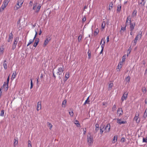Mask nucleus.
Wrapping results in <instances>:
<instances>
[{
  "mask_svg": "<svg viewBox=\"0 0 147 147\" xmlns=\"http://www.w3.org/2000/svg\"><path fill=\"white\" fill-rule=\"evenodd\" d=\"M143 142H147V139L144 138L143 139Z\"/></svg>",
  "mask_w": 147,
  "mask_h": 147,
  "instance_id": "nucleus-54",
  "label": "nucleus"
},
{
  "mask_svg": "<svg viewBox=\"0 0 147 147\" xmlns=\"http://www.w3.org/2000/svg\"><path fill=\"white\" fill-rule=\"evenodd\" d=\"M131 18L130 16H128L127 18L126 24L127 22L128 21H129V23H131Z\"/></svg>",
  "mask_w": 147,
  "mask_h": 147,
  "instance_id": "nucleus-19",
  "label": "nucleus"
},
{
  "mask_svg": "<svg viewBox=\"0 0 147 147\" xmlns=\"http://www.w3.org/2000/svg\"><path fill=\"white\" fill-rule=\"evenodd\" d=\"M121 4L117 6V11L118 12L120 11H121Z\"/></svg>",
  "mask_w": 147,
  "mask_h": 147,
  "instance_id": "nucleus-25",
  "label": "nucleus"
},
{
  "mask_svg": "<svg viewBox=\"0 0 147 147\" xmlns=\"http://www.w3.org/2000/svg\"><path fill=\"white\" fill-rule=\"evenodd\" d=\"M130 31H133L135 27V23H130Z\"/></svg>",
  "mask_w": 147,
  "mask_h": 147,
  "instance_id": "nucleus-12",
  "label": "nucleus"
},
{
  "mask_svg": "<svg viewBox=\"0 0 147 147\" xmlns=\"http://www.w3.org/2000/svg\"><path fill=\"white\" fill-rule=\"evenodd\" d=\"M103 132V131L102 130V129L100 128V133L101 134H102Z\"/></svg>",
  "mask_w": 147,
  "mask_h": 147,
  "instance_id": "nucleus-61",
  "label": "nucleus"
},
{
  "mask_svg": "<svg viewBox=\"0 0 147 147\" xmlns=\"http://www.w3.org/2000/svg\"><path fill=\"white\" fill-rule=\"evenodd\" d=\"M21 7L20 6H18L17 5H16L14 7V9L15 10H17L18 9H19Z\"/></svg>",
  "mask_w": 147,
  "mask_h": 147,
  "instance_id": "nucleus-37",
  "label": "nucleus"
},
{
  "mask_svg": "<svg viewBox=\"0 0 147 147\" xmlns=\"http://www.w3.org/2000/svg\"><path fill=\"white\" fill-rule=\"evenodd\" d=\"M105 26V21H103L101 27L102 28H104Z\"/></svg>",
  "mask_w": 147,
  "mask_h": 147,
  "instance_id": "nucleus-36",
  "label": "nucleus"
},
{
  "mask_svg": "<svg viewBox=\"0 0 147 147\" xmlns=\"http://www.w3.org/2000/svg\"><path fill=\"white\" fill-rule=\"evenodd\" d=\"M4 48L2 47L0 48V52L2 53H3V52Z\"/></svg>",
  "mask_w": 147,
  "mask_h": 147,
  "instance_id": "nucleus-47",
  "label": "nucleus"
},
{
  "mask_svg": "<svg viewBox=\"0 0 147 147\" xmlns=\"http://www.w3.org/2000/svg\"><path fill=\"white\" fill-rule=\"evenodd\" d=\"M113 6V2H111V3H110L109 4V6L111 7V8H112Z\"/></svg>",
  "mask_w": 147,
  "mask_h": 147,
  "instance_id": "nucleus-49",
  "label": "nucleus"
},
{
  "mask_svg": "<svg viewBox=\"0 0 147 147\" xmlns=\"http://www.w3.org/2000/svg\"><path fill=\"white\" fill-rule=\"evenodd\" d=\"M117 123L119 125H121L122 124H125L127 123L126 121H121V119L119 118L117 119Z\"/></svg>",
  "mask_w": 147,
  "mask_h": 147,
  "instance_id": "nucleus-10",
  "label": "nucleus"
},
{
  "mask_svg": "<svg viewBox=\"0 0 147 147\" xmlns=\"http://www.w3.org/2000/svg\"><path fill=\"white\" fill-rule=\"evenodd\" d=\"M10 0H4L3 1L4 2H6V3L8 4Z\"/></svg>",
  "mask_w": 147,
  "mask_h": 147,
  "instance_id": "nucleus-50",
  "label": "nucleus"
},
{
  "mask_svg": "<svg viewBox=\"0 0 147 147\" xmlns=\"http://www.w3.org/2000/svg\"><path fill=\"white\" fill-rule=\"evenodd\" d=\"M147 117V113H145V111L144 115H143V117L144 118H146Z\"/></svg>",
  "mask_w": 147,
  "mask_h": 147,
  "instance_id": "nucleus-41",
  "label": "nucleus"
},
{
  "mask_svg": "<svg viewBox=\"0 0 147 147\" xmlns=\"http://www.w3.org/2000/svg\"><path fill=\"white\" fill-rule=\"evenodd\" d=\"M101 48H102L101 50V51H100V54H101L102 53V52H103V51L104 48H103V46L102 47V46Z\"/></svg>",
  "mask_w": 147,
  "mask_h": 147,
  "instance_id": "nucleus-55",
  "label": "nucleus"
},
{
  "mask_svg": "<svg viewBox=\"0 0 147 147\" xmlns=\"http://www.w3.org/2000/svg\"><path fill=\"white\" fill-rule=\"evenodd\" d=\"M89 97H88L87 98V99L85 100V102H84V103L83 105H85L87 103V101L88 100V99H89Z\"/></svg>",
  "mask_w": 147,
  "mask_h": 147,
  "instance_id": "nucleus-48",
  "label": "nucleus"
},
{
  "mask_svg": "<svg viewBox=\"0 0 147 147\" xmlns=\"http://www.w3.org/2000/svg\"><path fill=\"white\" fill-rule=\"evenodd\" d=\"M31 82H30V86H33V84L32 82V79H30Z\"/></svg>",
  "mask_w": 147,
  "mask_h": 147,
  "instance_id": "nucleus-60",
  "label": "nucleus"
},
{
  "mask_svg": "<svg viewBox=\"0 0 147 147\" xmlns=\"http://www.w3.org/2000/svg\"><path fill=\"white\" fill-rule=\"evenodd\" d=\"M8 4L6 3V2H3V3L2 5L1 8L0 9V11L3 10L6 7Z\"/></svg>",
  "mask_w": 147,
  "mask_h": 147,
  "instance_id": "nucleus-11",
  "label": "nucleus"
},
{
  "mask_svg": "<svg viewBox=\"0 0 147 147\" xmlns=\"http://www.w3.org/2000/svg\"><path fill=\"white\" fill-rule=\"evenodd\" d=\"M107 42H108L109 41V36H108L107 37Z\"/></svg>",
  "mask_w": 147,
  "mask_h": 147,
  "instance_id": "nucleus-64",
  "label": "nucleus"
},
{
  "mask_svg": "<svg viewBox=\"0 0 147 147\" xmlns=\"http://www.w3.org/2000/svg\"><path fill=\"white\" fill-rule=\"evenodd\" d=\"M64 71V68H63V66L62 65V67H58L57 74V75H61Z\"/></svg>",
  "mask_w": 147,
  "mask_h": 147,
  "instance_id": "nucleus-5",
  "label": "nucleus"
},
{
  "mask_svg": "<svg viewBox=\"0 0 147 147\" xmlns=\"http://www.w3.org/2000/svg\"><path fill=\"white\" fill-rule=\"evenodd\" d=\"M3 89V87H1L0 89V91L1 92L0 93V96H1V95L2 94V92H1L2 89Z\"/></svg>",
  "mask_w": 147,
  "mask_h": 147,
  "instance_id": "nucleus-59",
  "label": "nucleus"
},
{
  "mask_svg": "<svg viewBox=\"0 0 147 147\" xmlns=\"http://www.w3.org/2000/svg\"><path fill=\"white\" fill-rule=\"evenodd\" d=\"M75 124L76 125V126L78 127H80V124L78 121L76 120L74 122Z\"/></svg>",
  "mask_w": 147,
  "mask_h": 147,
  "instance_id": "nucleus-20",
  "label": "nucleus"
},
{
  "mask_svg": "<svg viewBox=\"0 0 147 147\" xmlns=\"http://www.w3.org/2000/svg\"><path fill=\"white\" fill-rule=\"evenodd\" d=\"M14 144H18V140L15 139L14 140Z\"/></svg>",
  "mask_w": 147,
  "mask_h": 147,
  "instance_id": "nucleus-46",
  "label": "nucleus"
},
{
  "mask_svg": "<svg viewBox=\"0 0 147 147\" xmlns=\"http://www.w3.org/2000/svg\"><path fill=\"white\" fill-rule=\"evenodd\" d=\"M69 114L71 117H73L74 115V113L73 111L69 112Z\"/></svg>",
  "mask_w": 147,
  "mask_h": 147,
  "instance_id": "nucleus-43",
  "label": "nucleus"
},
{
  "mask_svg": "<svg viewBox=\"0 0 147 147\" xmlns=\"http://www.w3.org/2000/svg\"><path fill=\"white\" fill-rule=\"evenodd\" d=\"M37 4V3H35L33 5V10H35V12L36 13H38L39 11L40 10V9L41 8V5H39L37 7V8L36 9V7Z\"/></svg>",
  "mask_w": 147,
  "mask_h": 147,
  "instance_id": "nucleus-3",
  "label": "nucleus"
},
{
  "mask_svg": "<svg viewBox=\"0 0 147 147\" xmlns=\"http://www.w3.org/2000/svg\"><path fill=\"white\" fill-rule=\"evenodd\" d=\"M28 147H32L31 142L30 140L28 141Z\"/></svg>",
  "mask_w": 147,
  "mask_h": 147,
  "instance_id": "nucleus-39",
  "label": "nucleus"
},
{
  "mask_svg": "<svg viewBox=\"0 0 147 147\" xmlns=\"http://www.w3.org/2000/svg\"><path fill=\"white\" fill-rule=\"evenodd\" d=\"M139 113L136 114L134 118V120L136 121L137 123H139L140 121V119L139 117Z\"/></svg>",
  "mask_w": 147,
  "mask_h": 147,
  "instance_id": "nucleus-7",
  "label": "nucleus"
},
{
  "mask_svg": "<svg viewBox=\"0 0 147 147\" xmlns=\"http://www.w3.org/2000/svg\"><path fill=\"white\" fill-rule=\"evenodd\" d=\"M127 26V25H126L125 26L123 27H121V30H123V31H124L126 30V28Z\"/></svg>",
  "mask_w": 147,
  "mask_h": 147,
  "instance_id": "nucleus-44",
  "label": "nucleus"
},
{
  "mask_svg": "<svg viewBox=\"0 0 147 147\" xmlns=\"http://www.w3.org/2000/svg\"><path fill=\"white\" fill-rule=\"evenodd\" d=\"M35 36L33 38V39L32 40H33V41H34V40L35 39H36V35L37 34V32L36 30H35Z\"/></svg>",
  "mask_w": 147,
  "mask_h": 147,
  "instance_id": "nucleus-42",
  "label": "nucleus"
},
{
  "mask_svg": "<svg viewBox=\"0 0 147 147\" xmlns=\"http://www.w3.org/2000/svg\"><path fill=\"white\" fill-rule=\"evenodd\" d=\"M82 38V36L81 35H79L78 38V41L79 42H80Z\"/></svg>",
  "mask_w": 147,
  "mask_h": 147,
  "instance_id": "nucleus-40",
  "label": "nucleus"
},
{
  "mask_svg": "<svg viewBox=\"0 0 147 147\" xmlns=\"http://www.w3.org/2000/svg\"><path fill=\"white\" fill-rule=\"evenodd\" d=\"M19 40V38L17 37L15 38L13 44L12 49L14 50L16 47L17 45Z\"/></svg>",
  "mask_w": 147,
  "mask_h": 147,
  "instance_id": "nucleus-4",
  "label": "nucleus"
},
{
  "mask_svg": "<svg viewBox=\"0 0 147 147\" xmlns=\"http://www.w3.org/2000/svg\"><path fill=\"white\" fill-rule=\"evenodd\" d=\"M4 111L3 110H2L1 112L0 115L1 116L3 117L4 116Z\"/></svg>",
  "mask_w": 147,
  "mask_h": 147,
  "instance_id": "nucleus-35",
  "label": "nucleus"
},
{
  "mask_svg": "<svg viewBox=\"0 0 147 147\" xmlns=\"http://www.w3.org/2000/svg\"><path fill=\"white\" fill-rule=\"evenodd\" d=\"M2 87H3V88H4L5 90L6 91L8 89V84L6 83V85L5 86H2Z\"/></svg>",
  "mask_w": 147,
  "mask_h": 147,
  "instance_id": "nucleus-29",
  "label": "nucleus"
},
{
  "mask_svg": "<svg viewBox=\"0 0 147 147\" xmlns=\"http://www.w3.org/2000/svg\"><path fill=\"white\" fill-rule=\"evenodd\" d=\"M51 39V35H49L46 37V38L44 42V45L45 46L47 45L49 43V42Z\"/></svg>",
  "mask_w": 147,
  "mask_h": 147,
  "instance_id": "nucleus-6",
  "label": "nucleus"
},
{
  "mask_svg": "<svg viewBox=\"0 0 147 147\" xmlns=\"http://www.w3.org/2000/svg\"><path fill=\"white\" fill-rule=\"evenodd\" d=\"M13 39V35L12 33V32H11L10 34H9V38L7 40L8 42H11Z\"/></svg>",
  "mask_w": 147,
  "mask_h": 147,
  "instance_id": "nucleus-9",
  "label": "nucleus"
},
{
  "mask_svg": "<svg viewBox=\"0 0 147 147\" xmlns=\"http://www.w3.org/2000/svg\"><path fill=\"white\" fill-rule=\"evenodd\" d=\"M95 127V130L96 132H97L99 130V126L98 124L96 123V124Z\"/></svg>",
  "mask_w": 147,
  "mask_h": 147,
  "instance_id": "nucleus-24",
  "label": "nucleus"
},
{
  "mask_svg": "<svg viewBox=\"0 0 147 147\" xmlns=\"http://www.w3.org/2000/svg\"><path fill=\"white\" fill-rule=\"evenodd\" d=\"M83 134H84V135L86 134V128H83Z\"/></svg>",
  "mask_w": 147,
  "mask_h": 147,
  "instance_id": "nucleus-53",
  "label": "nucleus"
},
{
  "mask_svg": "<svg viewBox=\"0 0 147 147\" xmlns=\"http://www.w3.org/2000/svg\"><path fill=\"white\" fill-rule=\"evenodd\" d=\"M16 71H14L13 73V74L12 76L11 77V79L12 80L14 79L16 77Z\"/></svg>",
  "mask_w": 147,
  "mask_h": 147,
  "instance_id": "nucleus-22",
  "label": "nucleus"
},
{
  "mask_svg": "<svg viewBox=\"0 0 147 147\" xmlns=\"http://www.w3.org/2000/svg\"><path fill=\"white\" fill-rule=\"evenodd\" d=\"M116 109V105H114L113 106L112 108V111H114Z\"/></svg>",
  "mask_w": 147,
  "mask_h": 147,
  "instance_id": "nucleus-38",
  "label": "nucleus"
},
{
  "mask_svg": "<svg viewBox=\"0 0 147 147\" xmlns=\"http://www.w3.org/2000/svg\"><path fill=\"white\" fill-rule=\"evenodd\" d=\"M39 39L38 38H36L34 42V43L33 46L36 47L38 45L39 42Z\"/></svg>",
  "mask_w": 147,
  "mask_h": 147,
  "instance_id": "nucleus-14",
  "label": "nucleus"
},
{
  "mask_svg": "<svg viewBox=\"0 0 147 147\" xmlns=\"http://www.w3.org/2000/svg\"><path fill=\"white\" fill-rule=\"evenodd\" d=\"M69 72H67L66 74L65 77V80L64 81H66L69 78Z\"/></svg>",
  "mask_w": 147,
  "mask_h": 147,
  "instance_id": "nucleus-18",
  "label": "nucleus"
},
{
  "mask_svg": "<svg viewBox=\"0 0 147 147\" xmlns=\"http://www.w3.org/2000/svg\"><path fill=\"white\" fill-rule=\"evenodd\" d=\"M33 42V40L32 39H30L29 40V42L27 45V46H29L30 44H31L32 42Z\"/></svg>",
  "mask_w": 147,
  "mask_h": 147,
  "instance_id": "nucleus-33",
  "label": "nucleus"
},
{
  "mask_svg": "<svg viewBox=\"0 0 147 147\" xmlns=\"http://www.w3.org/2000/svg\"><path fill=\"white\" fill-rule=\"evenodd\" d=\"M88 58L89 59H90L91 57V52H89V51L88 52Z\"/></svg>",
  "mask_w": 147,
  "mask_h": 147,
  "instance_id": "nucleus-45",
  "label": "nucleus"
},
{
  "mask_svg": "<svg viewBox=\"0 0 147 147\" xmlns=\"http://www.w3.org/2000/svg\"><path fill=\"white\" fill-rule=\"evenodd\" d=\"M93 142V136L90 134V135L87 136V142L89 146H91L92 145Z\"/></svg>",
  "mask_w": 147,
  "mask_h": 147,
  "instance_id": "nucleus-2",
  "label": "nucleus"
},
{
  "mask_svg": "<svg viewBox=\"0 0 147 147\" xmlns=\"http://www.w3.org/2000/svg\"><path fill=\"white\" fill-rule=\"evenodd\" d=\"M3 66L4 69H6L7 68L6 60H4L3 64Z\"/></svg>",
  "mask_w": 147,
  "mask_h": 147,
  "instance_id": "nucleus-16",
  "label": "nucleus"
},
{
  "mask_svg": "<svg viewBox=\"0 0 147 147\" xmlns=\"http://www.w3.org/2000/svg\"><path fill=\"white\" fill-rule=\"evenodd\" d=\"M86 18L85 17H84L82 18V20L83 22H85L86 21Z\"/></svg>",
  "mask_w": 147,
  "mask_h": 147,
  "instance_id": "nucleus-58",
  "label": "nucleus"
},
{
  "mask_svg": "<svg viewBox=\"0 0 147 147\" xmlns=\"http://www.w3.org/2000/svg\"><path fill=\"white\" fill-rule=\"evenodd\" d=\"M99 30L98 29H96L94 32V34L95 36L98 33Z\"/></svg>",
  "mask_w": 147,
  "mask_h": 147,
  "instance_id": "nucleus-31",
  "label": "nucleus"
},
{
  "mask_svg": "<svg viewBox=\"0 0 147 147\" xmlns=\"http://www.w3.org/2000/svg\"><path fill=\"white\" fill-rule=\"evenodd\" d=\"M41 108V102L39 101L38 102L37 110L38 111Z\"/></svg>",
  "mask_w": 147,
  "mask_h": 147,
  "instance_id": "nucleus-13",
  "label": "nucleus"
},
{
  "mask_svg": "<svg viewBox=\"0 0 147 147\" xmlns=\"http://www.w3.org/2000/svg\"><path fill=\"white\" fill-rule=\"evenodd\" d=\"M128 93L127 92H125L123 95L121 100L122 102H123L124 100H126L127 98Z\"/></svg>",
  "mask_w": 147,
  "mask_h": 147,
  "instance_id": "nucleus-8",
  "label": "nucleus"
},
{
  "mask_svg": "<svg viewBox=\"0 0 147 147\" xmlns=\"http://www.w3.org/2000/svg\"><path fill=\"white\" fill-rule=\"evenodd\" d=\"M24 0H18V2L20 4V7L22 6V4L24 2Z\"/></svg>",
  "mask_w": 147,
  "mask_h": 147,
  "instance_id": "nucleus-30",
  "label": "nucleus"
},
{
  "mask_svg": "<svg viewBox=\"0 0 147 147\" xmlns=\"http://www.w3.org/2000/svg\"><path fill=\"white\" fill-rule=\"evenodd\" d=\"M53 76L54 77L55 79L56 78V76L55 75L54 72L53 71Z\"/></svg>",
  "mask_w": 147,
  "mask_h": 147,
  "instance_id": "nucleus-62",
  "label": "nucleus"
},
{
  "mask_svg": "<svg viewBox=\"0 0 147 147\" xmlns=\"http://www.w3.org/2000/svg\"><path fill=\"white\" fill-rule=\"evenodd\" d=\"M105 40L104 39H103L102 38L100 42V45H101V48H102V46H103V48H104V47L105 46Z\"/></svg>",
  "mask_w": 147,
  "mask_h": 147,
  "instance_id": "nucleus-15",
  "label": "nucleus"
},
{
  "mask_svg": "<svg viewBox=\"0 0 147 147\" xmlns=\"http://www.w3.org/2000/svg\"><path fill=\"white\" fill-rule=\"evenodd\" d=\"M110 129V125L109 124H108L105 127V129L106 130L108 129V132L109 131Z\"/></svg>",
  "mask_w": 147,
  "mask_h": 147,
  "instance_id": "nucleus-17",
  "label": "nucleus"
},
{
  "mask_svg": "<svg viewBox=\"0 0 147 147\" xmlns=\"http://www.w3.org/2000/svg\"><path fill=\"white\" fill-rule=\"evenodd\" d=\"M122 62H120L117 66V69H119V70L122 67Z\"/></svg>",
  "mask_w": 147,
  "mask_h": 147,
  "instance_id": "nucleus-26",
  "label": "nucleus"
},
{
  "mask_svg": "<svg viewBox=\"0 0 147 147\" xmlns=\"http://www.w3.org/2000/svg\"><path fill=\"white\" fill-rule=\"evenodd\" d=\"M142 32L140 31L136 36L134 39L133 41V45L135 46L137 43V41L139 39H140L142 37Z\"/></svg>",
  "mask_w": 147,
  "mask_h": 147,
  "instance_id": "nucleus-1",
  "label": "nucleus"
},
{
  "mask_svg": "<svg viewBox=\"0 0 147 147\" xmlns=\"http://www.w3.org/2000/svg\"><path fill=\"white\" fill-rule=\"evenodd\" d=\"M32 3L33 2L32 1H30L29 3V6H32Z\"/></svg>",
  "mask_w": 147,
  "mask_h": 147,
  "instance_id": "nucleus-57",
  "label": "nucleus"
},
{
  "mask_svg": "<svg viewBox=\"0 0 147 147\" xmlns=\"http://www.w3.org/2000/svg\"><path fill=\"white\" fill-rule=\"evenodd\" d=\"M125 80L127 82L129 83L130 80V77L129 76H128L125 79Z\"/></svg>",
  "mask_w": 147,
  "mask_h": 147,
  "instance_id": "nucleus-27",
  "label": "nucleus"
},
{
  "mask_svg": "<svg viewBox=\"0 0 147 147\" xmlns=\"http://www.w3.org/2000/svg\"><path fill=\"white\" fill-rule=\"evenodd\" d=\"M126 58V55H124L122 57V63L123 62H124L125 61V59Z\"/></svg>",
  "mask_w": 147,
  "mask_h": 147,
  "instance_id": "nucleus-34",
  "label": "nucleus"
},
{
  "mask_svg": "<svg viewBox=\"0 0 147 147\" xmlns=\"http://www.w3.org/2000/svg\"><path fill=\"white\" fill-rule=\"evenodd\" d=\"M66 102L67 101L66 100H64L62 102V104L65 105V104H66Z\"/></svg>",
  "mask_w": 147,
  "mask_h": 147,
  "instance_id": "nucleus-51",
  "label": "nucleus"
},
{
  "mask_svg": "<svg viewBox=\"0 0 147 147\" xmlns=\"http://www.w3.org/2000/svg\"><path fill=\"white\" fill-rule=\"evenodd\" d=\"M117 140V136H115L114 137L113 140L112 141L113 143H114Z\"/></svg>",
  "mask_w": 147,
  "mask_h": 147,
  "instance_id": "nucleus-23",
  "label": "nucleus"
},
{
  "mask_svg": "<svg viewBox=\"0 0 147 147\" xmlns=\"http://www.w3.org/2000/svg\"><path fill=\"white\" fill-rule=\"evenodd\" d=\"M142 91L144 94L146 92V88L145 87H143L142 88Z\"/></svg>",
  "mask_w": 147,
  "mask_h": 147,
  "instance_id": "nucleus-28",
  "label": "nucleus"
},
{
  "mask_svg": "<svg viewBox=\"0 0 147 147\" xmlns=\"http://www.w3.org/2000/svg\"><path fill=\"white\" fill-rule=\"evenodd\" d=\"M136 13H137V11H134L133 13V14H134L135 15V16H136Z\"/></svg>",
  "mask_w": 147,
  "mask_h": 147,
  "instance_id": "nucleus-63",
  "label": "nucleus"
},
{
  "mask_svg": "<svg viewBox=\"0 0 147 147\" xmlns=\"http://www.w3.org/2000/svg\"><path fill=\"white\" fill-rule=\"evenodd\" d=\"M117 112L119 114V115H122V113L123 112V111L122 109L121 108H119L117 110Z\"/></svg>",
  "mask_w": 147,
  "mask_h": 147,
  "instance_id": "nucleus-21",
  "label": "nucleus"
},
{
  "mask_svg": "<svg viewBox=\"0 0 147 147\" xmlns=\"http://www.w3.org/2000/svg\"><path fill=\"white\" fill-rule=\"evenodd\" d=\"M47 124H48V126L49 127V129H51L52 128V126H53L52 125L51 123H50L49 122H47Z\"/></svg>",
  "mask_w": 147,
  "mask_h": 147,
  "instance_id": "nucleus-32",
  "label": "nucleus"
},
{
  "mask_svg": "<svg viewBox=\"0 0 147 147\" xmlns=\"http://www.w3.org/2000/svg\"><path fill=\"white\" fill-rule=\"evenodd\" d=\"M9 76L8 77L7 79V84H9Z\"/></svg>",
  "mask_w": 147,
  "mask_h": 147,
  "instance_id": "nucleus-56",
  "label": "nucleus"
},
{
  "mask_svg": "<svg viewBox=\"0 0 147 147\" xmlns=\"http://www.w3.org/2000/svg\"><path fill=\"white\" fill-rule=\"evenodd\" d=\"M113 86V84L112 83H111V84H110L109 85V88H112Z\"/></svg>",
  "mask_w": 147,
  "mask_h": 147,
  "instance_id": "nucleus-52",
  "label": "nucleus"
}]
</instances>
